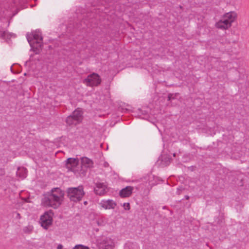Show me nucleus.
Masks as SVG:
<instances>
[{"label": "nucleus", "instance_id": "nucleus-1", "mask_svg": "<svg viewBox=\"0 0 249 249\" xmlns=\"http://www.w3.org/2000/svg\"><path fill=\"white\" fill-rule=\"evenodd\" d=\"M52 190V192L45 196L41 200V204L44 207H51L56 209L60 205L62 195L58 189Z\"/></svg>", "mask_w": 249, "mask_h": 249}, {"label": "nucleus", "instance_id": "nucleus-2", "mask_svg": "<svg viewBox=\"0 0 249 249\" xmlns=\"http://www.w3.org/2000/svg\"><path fill=\"white\" fill-rule=\"evenodd\" d=\"M26 37L31 50L36 54L38 53L41 50L42 46V36L41 33L38 30L32 32L31 34H27Z\"/></svg>", "mask_w": 249, "mask_h": 249}, {"label": "nucleus", "instance_id": "nucleus-3", "mask_svg": "<svg viewBox=\"0 0 249 249\" xmlns=\"http://www.w3.org/2000/svg\"><path fill=\"white\" fill-rule=\"evenodd\" d=\"M68 196L70 199L73 202L80 201L85 195L84 188L82 186L77 187L69 188L67 190Z\"/></svg>", "mask_w": 249, "mask_h": 249}, {"label": "nucleus", "instance_id": "nucleus-4", "mask_svg": "<svg viewBox=\"0 0 249 249\" xmlns=\"http://www.w3.org/2000/svg\"><path fill=\"white\" fill-rule=\"evenodd\" d=\"M83 119V112L80 108L76 109L71 115L66 119V123L70 125H76L81 122Z\"/></svg>", "mask_w": 249, "mask_h": 249}, {"label": "nucleus", "instance_id": "nucleus-5", "mask_svg": "<svg viewBox=\"0 0 249 249\" xmlns=\"http://www.w3.org/2000/svg\"><path fill=\"white\" fill-rule=\"evenodd\" d=\"M53 213L51 211L45 212L40 218L41 226L44 229H48L52 224Z\"/></svg>", "mask_w": 249, "mask_h": 249}, {"label": "nucleus", "instance_id": "nucleus-6", "mask_svg": "<svg viewBox=\"0 0 249 249\" xmlns=\"http://www.w3.org/2000/svg\"><path fill=\"white\" fill-rule=\"evenodd\" d=\"M101 79L99 75L95 73H93L88 76L83 82L87 86L93 87L97 86L101 83Z\"/></svg>", "mask_w": 249, "mask_h": 249}, {"label": "nucleus", "instance_id": "nucleus-7", "mask_svg": "<svg viewBox=\"0 0 249 249\" xmlns=\"http://www.w3.org/2000/svg\"><path fill=\"white\" fill-rule=\"evenodd\" d=\"M100 249H113L114 247L113 241L109 237H103L97 240Z\"/></svg>", "mask_w": 249, "mask_h": 249}, {"label": "nucleus", "instance_id": "nucleus-8", "mask_svg": "<svg viewBox=\"0 0 249 249\" xmlns=\"http://www.w3.org/2000/svg\"><path fill=\"white\" fill-rule=\"evenodd\" d=\"M100 207L104 210H113L117 206L116 202L110 199H104L99 203Z\"/></svg>", "mask_w": 249, "mask_h": 249}, {"label": "nucleus", "instance_id": "nucleus-9", "mask_svg": "<svg viewBox=\"0 0 249 249\" xmlns=\"http://www.w3.org/2000/svg\"><path fill=\"white\" fill-rule=\"evenodd\" d=\"M79 165V160L77 158H70L66 160V166L68 170L71 171L74 173L78 171L77 169Z\"/></svg>", "mask_w": 249, "mask_h": 249}, {"label": "nucleus", "instance_id": "nucleus-10", "mask_svg": "<svg viewBox=\"0 0 249 249\" xmlns=\"http://www.w3.org/2000/svg\"><path fill=\"white\" fill-rule=\"evenodd\" d=\"M107 185L101 182H97L94 188V192L96 194L102 196L106 193Z\"/></svg>", "mask_w": 249, "mask_h": 249}, {"label": "nucleus", "instance_id": "nucleus-11", "mask_svg": "<svg viewBox=\"0 0 249 249\" xmlns=\"http://www.w3.org/2000/svg\"><path fill=\"white\" fill-rule=\"evenodd\" d=\"M231 24L223 17L219 21L216 22V27L220 29L226 30L231 26Z\"/></svg>", "mask_w": 249, "mask_h": 249}, {"label": "nucleus", "instance_id": "nucleus-12", "mask_svg": "<svg viewBox=\"0 0 249 249\" xmlns=\"http://www.w3.org/2000/svg\"><path fill=\"white\" fill-rule=\"evenodd\" d=\"M133 190V187L131 186H126L120 191V196L122 197H129L131 195Z\"/></svg>", "mask_w": 249, "mask_h": 249}, {"label": "nucleus", "instance_id": "nucleus-13", "mask_svg": "<svg viewBox=\"0 0 249 249\" xmlns=\"http://www.w3.org/2000/svg\"><path fill=\"white\" fill-rule=\"evenodd\" d=\"M236 16L237 15L235 12H229L224 14L223 17L231 24L235 20Z\"/></svg>", "mask_w": 249, "mask_h": 249}, {"label": "nucleus", "instance_id": "nucleus-14", "mask_svg": "<svg viewBox=\"0 0 249 249\" xmlns=\"http://www.w3.org/2000/svg\"><path fill=\"white\" fill-rule=\"evenodd\" d=\"M82 166L85 168H91L93 166V162L88 158L83 157L81 159Z\"/></svg>", "mask_w": 249, "mask_h": 249}, {"label": "nucleus", "instance_id": "nucleus-15", "mask_svg": "<svg viewBox=\"0 0 249 249\" xmlns=\"http://www.w3.org/2000/svg\"><path fill=\"white\" fill-rule=\"evenodd\" d=\"M27 175V171L24 167H19L17 171V176L20 179H23Z\"/></svg>", "mask_w": 249, "mask_h": 249}, {"label": "nucleus", "instance_id": "nucleus-16", "mask_svg": "<svg viewBox=\"0 0 249 249\" xmlns=\"http://www.w3.org/2000/svg\"><path fill=\"white\" fill-rule=\"evenodd\" d=\"M140 248L136 243L127 242L124 246V249H140Z\"/></svg>", "mask_w": 249, "mask_h": 249}, {"label": "nucleus", "instance_id": "nucleus-17", "mask_svg": "<svg viewBox=\"0 0 249 249\" xmlns=\"http://www.w3.org/2000/svg\"><path fill=\"white\" fill-rule=\"evenodd\" d=\"M0 36L3 39H10L12 37H15V35L13 33H10L7 31H0Z\"/></svg>", "mask_w": 249, "mask_h": 249}, {"label": "nucleus", "instance_id": "nucleus-18", "mask_svg": "<svg viewBox=\"0 0 249 249\" xmlns=\"http://www.w3.org/2000/svg\"><path fill=\"white\" fill-rule=\"evenodd\" d=\"M72 249H89L88 247L79 244L75 246Z\"/></svg>", "mask_w": 249, "mask_h": 249}, {"label": "nucleus", "instance_id": "nucleus-19", "mask_svg": "<svg viewBox=\"0 0 249 249\" xmlns=\"http://www.w3.org/2000/svg\"><path fill=\"white\" fill-rule=\"evenodd\" d=\"M33 230V227L32 226H28V227H26L24 228V232H29L30 231H31L32 230Z\"/></svg>", "mask_w": 249, "mask_h": 249}, {"label": "nucleus", "instance_id": "nucleus-20", "mask_svg": "<svg viewBox=\"0 0 249 249\" xmlns=\"http://www.w3.org/2000/svg\"><path fill=\"white\" fill-rule=\"evenodd\" d=\"M123 205L125 210H128L130 209V204L129 203H124Z\"/></svg>", "mask_w": 249, "mask_h": 249}, {"label": "nucleus", "instance_id": "nucleus-21", "mask_svg": "<svg viewBox=\"0 0 249 249\" xmlns=\"http://www.w3.org/2000/svg\"><path fill=\"white\" fill-rule=\"evenodd\" d=\"M16 217L18 218H20V214L19 213H17Z\"/></svg>", "mask_w": 249, "mask_h": 249}, {"label": "nucleus", "instance_id": "nucleus-22", "mask_svg": "<svg viewBox=\"0 0 249 249\" xmlns=\"http://www.w3.org/2000/svg\"><path fill=\"white\" fill-rule=\"evenodd\" d=\"M104 165L105 167H107L108 166V163L107 162H105Z\"/></svg>", "mask_w": 249, "mask_h": 249}, {"label": "nucleus", "instance_id": "nucleus-23", "mask_svg": "<svg viewBox=\"0 0 249 249\" xmlns=\"http://www.w3.org/2000/svg\"><path fill=\"white\" fill-rule=\"evenodd\" d=\"M185 198L186 199L188 200L189 198V196H185Z\"/></svg>", "mask_w": 249, "mask_h": 249}, {"label": "nucleus", "instance_id": "nucleus-24", "mask_svg": "<svg viewBox=\"0 0 249 249\" xmlns=\"http://www.w3.org/2000/svg\"><path fill=\"white\" fill-rule=\"evenodd\" d=\"M171 95H169L168 96L169 100H170V99H171Z\"/></svg>", "mask_w": 249, "mask_h": 249}, {"label": "nucleus", "instance_id": "nucleus-25", "mask_svg": "<svg viewBox=\"0 0 249 249\" xmlns=\"http://www.w3.org/2000/svg\"><path fill=\"white\" fill-rule=\"evenodd\" d=\"M87 203V201L84 202V204H86Z\"/></svg>", "mask_w": 249, "mask_h": 249}]
</instances>
